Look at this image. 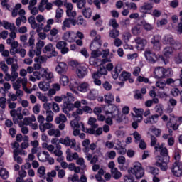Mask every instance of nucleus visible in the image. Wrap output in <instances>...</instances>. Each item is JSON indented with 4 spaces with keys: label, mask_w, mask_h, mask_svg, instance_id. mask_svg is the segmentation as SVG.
<instances>
[{
    "label": "nucleus",
    "mask_w": 182,
    "mask_h": 182,
    "mask_svg": "<svg viewBox=\"0 0 182 182\" xmlns=\"http://www.w3.org/2000/svg\"><path fill=\"white\" fill-rule=\"evenodd\" d=\"M154 149L155 151H160V155H158L156 157V162L155 163V166H156V167H160L162 171H166L168 168L167 164L170 163L168 150L166 147L163 148L160 146V144H158V146H154Z\"/></svg>",
    "instance_id": "obj_1"
},
{
    "label": "nucleus",
    "mask_w": 182,
    "mask_h": 182,
    "mask_svg": "<svg viewBox=\"0 0 182 182\" xmlns=\"http://www.w3.org/2000/svg\"><path fill=\"white\" fill-rule=\"evenodd\" d=\"M29 46L31 48L28 52V56L32 59L33 58V56H35V55L36 56H39L41 53H42V48L45 46V42L42 41H38L36 45V50L33 49V48H35V37L31 35L29 38L28 43L24 44L23 47L26 48V46Z\"/></svg>",
    "instance_id": "obj_2"
},
{
    "label": "nucleus",
    "mask_w": 182,
    "mask_h": 182,
    "mask_svg": "<svg viewBox=\"0 0 182 182\" xmlns=\"http://www.w3.org/2000/svg\"><path fill=\"white\" fill-rule=\"evenodd\" d=\"M128 173L134 174L136 180H140V178H143V177H144V169H143L141 164L139 162H135L133 167L128 169Z\"/></svg>",
    "instance_id": "obj_3"
},
{
    "label": "nucleus",
    "mask_w": 182,
    "mask_h": 182,
    "mask_svg": "<svg viewBox=\"0 0 182 182\" xmlns=\"http://www.w3.org/2000/svg\"><path fill=\"white\" fill-rule=\"evenodd\" d=\"M163 45H169L173 47L175 50H180L181 49V43L174 40V38L171 35H166L162 38Z\"/></svg>",
    "instance_id": "obj_4"
},
{
    "label": "nucleus",
    "mask_w": 182,
    "mask_h": 182,
    "mask_svg": "<svg viewBox=\"0 0 182 182\" xmlns=\"http://www.w3.org/2000/svg\"><path fill=\"white\" fill-rule=\"evenodd\" d=\"M144 56L150 63H155L157 60H161V62H168V59L165 58L163 55H156L155 53H151L150 50H146L144 53Z\"/></svg>",
    "instance_id": "obj_5"
},
{
    "label": "nucleus",
    "mask_w": 182,
    "mask_h": 182,
    "mask_svg": "<svg viewBox=\"0 0 182 182\" xmlns=\"http://www.w3.org/2000/svg\"><path fill=\"white\" fill-rule=\"evenodd\" d=\"M160 41H161V36L155 35L151 40V43L153 44L154 50L159 52L161 49V44H160Z\"/></svg>",
    "instance_id": "obj_6"
},
{
    "label": "nucleus",
    "mask_w": 182,
    "mask_h": 182,
    "mask_svg": "<svg viewBox=\"0 0 182 182\" xmlns=\"http://www.w3.org/2000/svg\"><path fill=\"white\" fill-rule=\"evenodd\" d=\"M171 171L176 177H180L182 174V163L174 162L172 166Z\"/></svg>",
    "instance_id": "obj_7"
},
{
    "label": "nucleus",
    "mask_w": 182,
    "mask_h": 182,
    "mask_svg": "<svg viewBox=\"0 0 182 182\" xmlns=\"http://www.w3.org/2000/svg\"><path fill=\"white\" fill-rule=\"evenodd\" d=\"M59 142L61 143V144H64L67 147L70 146L71 149H74V147L76 146V140L75 139H70V137L69 136H66L65 139L60 138Z\"/></svg>",
    "instance_id": "obj_8"
},
{
    "label": "nucleus",
    "mask_w": 182,
    "mask_h": 182,
    "mask_svg": "<svg viewBox=\"0 0 182 182\" xmlns=\"http://www.w3.org/2000/svg\"><path fill=\"white\" fill-rule=\"evenodd\" d=\"M55 70L59 75H63V73H66V72H68V64H66L65 62L58 63L55 68Z\"/></svg>",
    "instance_id": "obj_9"
},
{
    "label": "nucleus",
    "mask_w": 182,
    "mask_h": 182,
    "mask_svg": "<svg viewBox=\"0 0 182 182\" xmlns=\"http://www.w3.org/2000/svg\"><path fill=\"white\" fill-rule=\"evenodd\" d=\"M75 26L76 25V19L75 18H65L63 22L62 31H66V28H70V25Z\"/></svg>",
    "instance_id": "obj_10"
},
{
    "label": "nucleus",
    "mask_w": 182,
    "mask_h": 182,
    "mask_svg": "<svg viewBox=\"0 0 182 182\" xmlns=\"http://www.w3.org/2000/svg\"><path fill=\"white\" fill-rule=\"evenodd\" d=\"M87 72H88L87 68H86L85 66H79L76 69L77 76H78V77L80 79H83V77H85V76H87Z\"/></svg>",
    "instance_id": "obj_11"
},
{
    "label": "nucleus",
    "mask_w": 182,
    "mask_h": 182,
    "mask_svg": "<svg viewBox=\"0 0 182 182\" xmlns=\"http://www.w3.org/2000/svg\"><path fill=\"white\" fill-rule=\"evenodd\" d=\"M135 42L137 44L136 49H138V50H143V49H144V46L147 45V41L140 37L135 38Z\"/></svg>",
    "instance_id": "obj_12"
},
{
    "label": "nucleus",
    "mask_w": 182,
    "mask_h": 182,
    "mask_svg": "<svg viewBox=\"0 0 182 182\" xmlns=\"http://www.w3.org/2000/svg\"><path fill=\"white\" fill-rule=\"evenodd\" d=\"M41 72H43L41 74V77L44 80H52L53 79V73L48 72V68H42Z\"/></svg>",
    "instance_id": "obj_13"
},
{
    "label": "nucleus",
    "mask_w": 182,
    "mask_h": 182,
    "mask_svg": "<svg viewBox=\"0 0 182 182\" xmlns=\"http://www.w3.org/2000/svg\"><path fill=\"white\" fill-rule=\"evenodd\" d=\"M91 58L90 59V65H95V62L97 60L96 58H99V56H102V51L99 50H91Z\"/></svg>",
    "instance_id": "obj_14"
},
{
    "label": "nucleus",
    "mask_w": 182,
    "mask_h": 182,
    "mask_svg": "<svg viewBox=\"0 0 182 182\" xmlns=\"http://www.w3.org/2000/svg\"><path fill=\"white\" fill-rule=\"evenodd\" d=\"M75 87H77V90L79 92H82V93H86L87 90L90 89L89 83L87 82H81L80 85L77 82H75Z\"/></svg>",
    "instance_id": "obj_15"
},
{
    "label": "nucleus",
    "mask_w": 182,
    "mask_h": 182,
    "mask_svg": "<svg viewBox=\"0 0 182 182\" xmlns=\"http://www.w3.org/2000/svg\"><path fill=\"white\" fill-rule=\"evenodd\" d=\"M153 9V4L151 3L144 2V4L139 7V11L141 14H147L148 11Z\"/></svg>",
    "instance_id": "obj_16"
},
{
    "label": "nucleus",
    "mask_w": 182,
    "mask_h": 182,
    "mask_svg": "<svg viewBox=\"0 0 182 182\" xmlns=\"http://www.w3.org/2000/svg\"><path fill=\"white\" fill-rule=\"evenodd\" d=\"M155 79H164V68L158 67L154 70Z\"/></svg>",
    "instance_id": "obj_17"
},
{
    "label": "nucleus",
    "mask_w": 182,
    "mask_h": 182,
    "mask_svg": "<svg viewBox=\"0 0 182 182\" xmlns=\"http://www.w3.org/2000/svg\"><path fill=\"white\" fill-rule=\"evenodd\" d=\"M133 110L136 114V117H137V119L135 118V120H136L138 123H140L141 120H143V114L144 113V109L141 108L137 109L136 107H134Z\"/></svg>",
    "instance_id": "obj_18"
},
{
    "label": "nucleus",
    "mask_w": 182,
    "mask_h": 182,
    "mask_svg": "<svg viewBox=\"0 0 182 182\" xmlns=\"http://www.w3.org/2000/svg\"><path fill=\"white\" fill-rule=\"evenodd\" d=\"M174 50L176 49L174 47H171L170 46H168L163 49V55L165 56V58H170L174 53Z\"/></svg>",
    "instance_id": "obj_19"
},
{
    "label": "nucleus",
    "mask_w": 182,
    "mask_h": 182,
    "mask_svg": "<svg viewBox=\"0 0 182 182\" xmlns=\"http://www.w3.org/2000/svg\"><path fill=\"white\" fill-rule=\"evenodd\" d=\"M105 114H111V117L112 119H115L117 123H122V122H123L122 114L119 112V111L116 112V114H114V112L106 111Z\"/></svg>",
    "instance_id": "obj_20"
},
{
    "label": "nucleus",
    "mask_w": 182,
    "mask_h": 182,
    "mask_svg": "<svg viewBox=\"0 0 182 182\" xmlns=\"http://www.w3.org/2000/svg\"><path fill=\"white\" fill-rule=\"evenodd\" d=\"M73 109H75V105L72 104V102H64L63 107V113L68 114L69 112H72Z\"/></svg>",
    "instance_id": "obj_21"
},
{
    "label": "nucleus",
    "mask_w": 182,
    "mask_h": 182,
    "mask_svg": "<svg viewBox=\"0 0 182 182\" xmlns=\"http://www.w3.org/2000/svg\"><path fill=\"white\" fill-rule=\"evenodd\" d=\"M123 70V68H122V65H117L114 68V70L112 73V75L113 79L116 80L117 77H119V75H120V73Z\"/></svg>",
    "instance_id": "obj_22"
},
{
    "label": "nucleus",
    "mask_w": 182,
    "mask_h": 182,
    "mask_svg": "<svg viewBox=\"0 0 182 182\" xmlns=\"http://www.w3.org/2000/svg\"><path fill=\"white\" fill-rule=\"evenodd\" d=\"M102 45H103L102 41H92L90 46V50H99Z\"/></svg>",
    "instance_id": "obj_23"
},
{
    "label": "nucleus",
    "mask_w": 182,
    "mask_h": 182,
    "mask_svg": "<svg viewBox=\"0 0 182 182\" xmlns=\"http://www.w3.org/2000/svg\"><path fill=\"white\" fill-rule=\"evenodd\" d=\"M4 29H9V31H16V27H15V24L9 23L6 21H3L2 26Z\"/></svg>",
    "instance_id": "obj_24"
},
{
    "label": "nucleus",
    "mask_w": 182,
    "mask_h": 182,
    "mask_svg": "<svg viewBox=\"0 0 182 182\" xmlns=\"http://www.w3.org/2000/svg\"><path fill=\"white\" fill-rule=\"evenodd\" d=\"M63 39L64 41H67V42H75V36L70 33V31H67L63 35Z\"/></svg>",
    "instance_id": "obj_25"
},
{
    "label": "nucleus",
    "mask_w": 182,
    "mask_h": 182,
    "mask_svg": "<svg viewBox=\"0 0 182 182\" xmlns=\"http://www.w3.org/2000/svg\"><path fill=\"white\" fill-rule=\"evenodd\" d=\"M73 4H77L78 9H83L86 8V0H72Z\"/></svg>",
    "instance_id": "obj_26"
},
{
    "label": "nucleus",
    "mask_w": 182,
    "mask_h": 182,
    "mask_svg": "<svg viewBox=\"0 0 182 182\" xmlns=\"http://www.w3.org/2000/svg\"><path fill=\"white\" fill-rule=\"evenodd\" d=\"M105 102L107 105H112L114 102V96L112 93H108L105 95Z\"/></svg>",
    "instance_id": "obj_27"
},
{
    "label": "nucleus",
    "mask_w": 182,
    "mask_h": 182,
    "mask_svg": "<svg viewBox=\"0 0 182 182\" xmlns=\"http://www.w3.org/2000/svg\"><path fill=\"white\" fill-rule=\"evenodd\" d=\"M167 127H171L173 130H178V124L174 123L173 121V118H169L168 122L166 124Z\"/></svg>",
    "instance_id": "obj_28"
},
{
    "label": "nucleus",
    "mask_w": 182,
    "mask_h": 182,
    "mask_svg": "<svg viewBox=\"0 0 182 182\" xmlns=\"http://www.w3.org/2000/svg\"><path fill=\"white\" fill-rule=\"evenodd\" d=\"M132 76V73L127 72V71H123L120 76L119 79L122 82H126V80H128V79Z\"/></svg>",
    "instance_id": "obj_29"
},
{
    "label": "nucleus",
    "mask_w": 182,
    "mask_h": 182,
    "mask_svg": "<svg viewBox=\"0 0 182 182\" xmlns=\"http://www.w3.org/2000/svg\"><path fill=\"white\" fill-rule=\"evenodd\" d=\"M67 120L66 116L63 114H60L59 117L55 118V122L57 124H60V123H66Z\"/></svg>",
    "instance_id": "obj_30"
},
{
    "label": "nucleus",
    "mask_w": 182,
    "mask_h": 182,
    "mask_svg": "<svg viewBox=\"0 0 182 182\" xmlns=\"http://www.w3.org/2000/svg\"><path fill=\"white\" fill-rule=\"evenodd\" d=\"M38 87L41 89V90H43V92H48V90H49L50 88V86H49L48 82H40L38 84Z\"/></svg>",
    "instance_id": "obj_31"
},
{
    "label": "nucleus",
    "mask_w": 182,
    "mask_h": 182,
    "mask_svg": "<svg viewBox=\"0 0 182 182\" xmlns=\"http://www.w3.org/2000/svg\"><path fill=\"white\" fill-rule=\"evenodd\" d=\"M119 35H120V31L117 28H112L109 31V38H112V39L117 38Z\"/></svg>",
    "instance_id": "obj_32"
},
{
    "label": "nucleus",
    "mask_w": 182,
    "mask_h": 182,
    "mask_svg": "<svg viewBox=\"0 0 182 182\" xmlns=\"http://www.w3.org/2000/svg\"><path fill=\"white\" fill-rule=\"evenodd\" d=\"M6 43L7 45H10L11 48L13 49H16L18 46H19V43H18V41H15V40L14 41L11 38H8L6 40Z\"/></svg>",
    "instance_id": "obj_33"
},
{
    "label": "nucleus",
    "mask_w": 182,
    "mask_h": 182,
    "mask_svg": "<svg viewBox=\"0 0 182 182\" xmlns=\"http://www.w3.org/2000/svg\"><path fill=\"white\" fill-rule=\"evenodd\" d=\"M111 173H112V177H114V178H115V180H119V178H120V177H122V173L119 172L117 170V168H112L111 170Z\"/></svg>",
    "instance_id": "obj_34"
},
{
    "label": "nucleus",
    "mask_w": 182,
    "mask_h": 182,
    "mask_svg": "<svg viewBox=\"0 0 182 182\" xmlns=\"http://www.w3.org/2000/svg\"><path fill=\"white\" fill-rule=\"evenodd\" d=\"M75 100V97L73 94L70 92H68L66 95H65L64 102L72 103Z\"/></svg>",
    "instance_id": "obj_35"
},
{
    "label": "nucleus",
    "mask_w": 182,
    "mask_h": 182,
    "mask_svg": "<svg viewBox=\"0 0 182 182\" xmlns=\"http://www.w3.org/2000/svg\"><path fill=\"white\" fill-rule=\"evenodd\" d=\"M82 15L85 18H90L92 16V9L90 7H85L82 9Z\"/></svg>",
    "instance_id": "obj_36"
},
{
    "label": "nucleus",
    "mask_w": 182,
    "mask_h": 182,
    "mask_svg": "<svg viewBox=\"0 0 182 182\" xmlns=\"http://www.w3.org/2000/svg\"><path fill=\"white\" fill-rule=\"evenodd\" d=\"M28 23H30L31 28L33 29H36V26H38V23H36V21L35 19V16H31L28 18Z\"/></svg>",
    "instance_id": "obj_37"
},
{
    "label": "nucleus",
    "mask_w": 182,
    "mask_h": 182,
    "mask_svg": "<svg viewBox=\"0 0 182 182\" xmlns=\"http://www.w3.org/2000/svg\"><path fill=\"white\" fill-rule=\"evenodd\" d=\"M60 83L63 86H68L69 85V77L66 75H62L60 78Z\"/></svg>",
    "instance_id": "obj_38"
},
{
    "label": "nucleus",
    "mask_w": 182,
    "mask_h": 182,
    "mask_svg": "<svg viewBox=\"0 0 182 182\" xmlns=\"http://www.w3.org/2000/svg\"><path fill=\"white\" fill-rule=\"evenodd\" d=\"M0 176L4 180H6V178H8V177H9V173L8 172V171H6V169L2 168L0 170Z\"/></svg>",
    "instance_id": "obj_39"
},
{
    "label": "nucleus",
    "mask_w": 182,
    "mask_h": 182,
    "mask_svg": "<svg viewBox=\"0 0 182 182\" xmlns=\"http://www.w3.org/2000/svg\"><path fill=\"white\" fill-rule=\"evenodd\" d=\"M76 25H81L82 26H85L86 25V21L83 19V16H79L77 17V20H75Z\"/></svg>",
    "instance_id": "obj_40"
},
{
    "label": "nucleus",
    "mask_w": 182,
    "mask_h": 182,
    "mask_svg": "<svg viewBox=\"0 0 182 182\" xmlns=\"http://www.w3.org/2000/svg\"><path fill=\"white\" fill-rule=\"evenodd\" d=\"M109 26H112V29H117L119 28V23H117V21L115 18H112L109 21Z\"/></svg>",
    "instance_id": "obj_41"
},
{
    "label": "nucleus",
    "mask_w": 182,
    "mask_h": 182,
    "mask_svg": "<svg viewBox=\"0 0 182 182\" xmlns=\"http://www.w3.org/2000/svg\"><path fill=\"white\" fill-rule=\"evenodd\" d=\"M0 69L4 72V73H8V70H9V67H8L5 61L0 62Z\"/></svg>",
    "instance_id": "obj_42"
},
{
    "label": "nucleus",
    "mask_w": 182,
    "mask_h": 182,
    "mask_svg": "<svg viewBox=\"0 0 182 182\" xmlns=\"http://www.w3.org/2000/svg\"><path fill=\"white\" fill-rule=\"evenodd\" d=\"M46 120L48 122H50L53 121V112L52 111H46Z\"/></svg>",
    "instance_id": "obj_43"
},
{
    "label": "nucleus",
    "mask_w": 182,
    "mask_h": 182,
    "mask_svg": "<svg viewBox=\"0 0 182 182\" xmlns=\"http://www.w3.org/2000/svg\"><path fill=\"white\" fill-rule=\"evenodd\" d=\"M149 172L152 176H159V173H160V170L158 168L154 166L149 167Z\"/></svg>",
    "instance_id": "obj_44"
},
{
    "label": "nucleus",
    "mask_w": 182,
    "mask_h": 182,
    "mask_svg": "<svg viewBox=\"0 0 182 182\" xmlns=\"http://www.w3.org/2000/svg\"><path fill=\"white\" fill-rule=\"evenodd\" d=\"M125 6H127V8H129V9H133V11H136L137 9V4L133 2H131V3L126 2Z\"/></svg>",
    "instance_id": "obj_45"
},
{
    "label": "nucleus",
    "mask_w": 182,
    "mask_h": 182,
    "mask_svg": "<svg viewBox=\"0 0 182 182\" xmlns=\"http://www.w3.org/2000/svg\"><path fill=\"white\" fill-rule=\"evenodd\" d=\"M66 14L68 16H70V14L72 13V11L73 9V4H72V3H68L66 4Z\"/></svg>",
    "instance_id": "obj_46"
},
{
    "label": "nucleus",
    "mask_w": 182,
    "mask_h": 182,
    "mask_svg": "<svg viewBox=\"0 0 182 182\" xmlns=\"http://www.w3.org/2000/svg\"><path fill=\"white\" fill-rule=\"evenodd\" d=\"M155 111L156 113L159 114V116H161L163 114V105L158 104L155 107Z\"/></svg>",
    "instance_id": "obj_47"
},
{
    "label": "nucleus",
    "mask_w": 182,
    "mask_h": 182,
    "mask_svg": "<svg viewBox=\"0 0 182 182\" xmlns=\"http://www.w3.org/2000/svg\"><path fill=\"white\" fill-rule=\"evenodd\" d=\"M132 33L135 36L140 35L141 33V28L139 26H134L132 29Z\"/></svg>",
    "instance_id": "obj_48"
},
{
    "label": "nucleus",
    "mask_w": 182,
    "mask_h": 182,
    "mask_svg": "<svg viewBox=\"0 0 182 182\" xmlns=\"http://www.w3.org/2000/svg\"><path fill=\"white\" fill-rule=\"evenodd\" d=\"M46 171V168H45V166H40L38 169L39 177L41 178L44 177Z\"/></svg>",
    "instance_id": "obj_49"
},
{
    "label": "nucleus",
    "mask_w": 182,
    "mask_h": 182,
    "mask_svg": "<svg viewBox=\"0 0 182 182\" xmlns=\"http://www.w3.org/2000/svg\"><path fill=\"white\" fill-rule=\"evenodd\" d=\"M14 161L18 163V164H22V158L18 156V155L16 154V151H14Z\"/></svg>",
    "instance_id": "obj_50"
},
{
    "label": "nucleus",
    "mask_w": 182,
    "mask_h": 182,
    "mask_svg": "<svg viewBox=\"0 0 182 182\" xmlns=\"http://www.w3.org/2000/svg\"><path fill=\"white\" fill-rule=\"evenodd\" d=\"M68 43L65 41H59L56 44L57 49H60V50H63V48H65L67 46Z\"/></svg>",
    "instance_id": "obj_51"
},
{
    "label": "nucleus",
    "mask_w": 182,
    "mask_h": 182,
    "mask_svg": "<svg viewBox=\"0 0 182 182\" xmlns=\"http://www.w3.org/2000/svg\"><path fill=\"white\" fill-rule=\"evenodd\" d=\"M76 163L78 166H82V170L86 168V164H85V159L83 158H78Z\"/></svg>",
    "instance_id": "obj_52"
},
{
    "label": "nucleus",
    "mask_w": 182,
    "mask_h": 182,
    "mask_svg": "<svg viewBox=\"0 0 182 182\" xmlns=\"http://www.w3.org/2000/svg\"><path fill=\"white\" fill-rule=\"evenodd\" d=\"M159 143H157V138L154 135H151V146L153 147L155 146H159Z\"/></svg>",
    "instance_id": "obj_53"
},
{
    "label": "nucleus",
    "mask_w": 182,
    "mask_h": 182,
    "mask_svg": "<svg viewBox=\"0 0 182 182\" xmlns=\"http://www.w3.org/2000/svg\"><path fill=\"white\" fill-rule=\"evenodd\" d=\"M52 49H53V45H52V43H49L46 47L43 48V53H48V52L52 51Z\"/></svg>",
    "instance_id": "obj_54"
},
{
    "label": "nucleus",
    "mask_w": 182,
    "mask_h": 182,
    "mask_svg": "<svg viewBox=\"0 0 182 182\" xmlns=\"http://www.w3.org/2000/svg\"><path fill=\"white\" fill-rule=\"evenodd\" d=\"M156 87H159V89H164L166 87V81H163V80H160L156 83Z\"/></svg>",
    "instance_id": "obj_55"
},
{
    "label": "nucleus",
    "mask_w": 182,
    "mask_h": 182,
    "mask_svg": "<svg viewBox=\"0 0 182 182\" xmlns=\"http://www.w3.org/2000/svg\"><path fill=\"white\" fill-rule=\"evenodd\" d=\"M132 134L135 139V143H139L141 140V135L137 131H135Z\"/></svg>",
    "instance_id": "obj_56"
},
{
    "label": "nucleus",
    "mask_w": 182,
    "mask_h": 182,
    "mask_svg": "<svg viewBox=\"0 0 182 182\" xmlns=\"http://www.w3.org/2000/svg\"><path fill=\"white\" fill-rule=\"evenodd\" d=\"M122 38L124 42H129V41H130V38H132V34L129 32H125L123 33Z\"/></svg>",
    "instance_id": "obj_57"
},
{
    "label": "nucleus",
    "mask_w": 182,
    "mask_h": 182,
    "mask_svg": "<svg viewBox=\"0 0 182 182\" xmlns=\"http://www.w3.org/2000/svg\"><path fill=\"white\" fill-rule=\"evenodd\" d=\"M120 25L123 26V28H127L130 25V20L129 18L124 19L120 21Z\"/></svg>",
    "instance_id": "obj_58"
},
{
    "label": "nucleus",
    "mask_w": 182,
    "mask_h": 182,
    "mask_svg": "<svg viewBox=\"0 0 182 182\" xmlns=\"http://www.w3.org/2000/svg\"><path fill=\"white\" fill-rule=\"evenodd\" d=\"M0 107H1V109L6 107V98L4 97H0Z\"/></svg>",
    "instance_id": "obj_59"
},
{
    "label": "nucleus",
    "mask_w": 182,
    "mask_h": 182,
    "mask_svg": "<svg viewBox=\"0 0 182 182\" xmlns=\"http://www.w3.org/2000/svg\"><path fill=\"white\" fill-rule=\"evenodd\" d=\"M70 126L74 129H79V127H80V125L79 124V122H77V119H74L71 121Z\"/></svg>",
    "instance_id": "obj_60"
},
{
    "label": "nucleus",
    "mask_w": 182,
    "mask_h": 182,
    "mask_svg": "<svg viewBox=\"0 0 182 182\" xmlns=\"http://www.w3.org/2000/svg\"><path fill=\"white\" fill-rule=\"evenodd\" d=\"M171 76V69H164V79L166 77H170Z\"/></svg>",
    "instance_id": "obj_61"
},
{
    "label": "nucleus",
    "mask_w": 182,
    "mask_h": 182,
    "mask_svg": "<svg viewBox=\"0 0 182 182\" xmlns=\"http://www.w3.org/2000/svg\"><path fill=\"white\" fill-rule=\"evenodd\" d=\"M97 71L102 75H107V70L106 69V68H105V66H100V68H98Z\"/></svg>",
    "instance_id": "obj_62"
},
{
    "label": "nucleus",
    "mask_w": 182,
    "mask_h": 182,
    "mask_svg": "<svg viewBox=\"0 0 182 182\" xmlns=\"http://www.w3.org/2000/svg\"><path fill=\"white\" fill-rule=\"evenodd\" d=\"M149 117L151 119V124H156V123L159 122V114H154Z\"/></svg>",
    "instance_id": "obj_63"
},
{
    "label": "nucleus",
    "mask_w": 182,
    "mask_h": 182,
    "mask_svg": "<svg viewBox=\"0 0 182 182\" xmlns=\"http://www.w3.org/2000/svg\"><path fill=\"white\" fill-rule=\"evenodd\" d=\"M175 62L177 63V65L182 63V53H180L178 56L175 58Z\"/></svg>",
    "instance_id": "obj_64"
}]
</instances>
